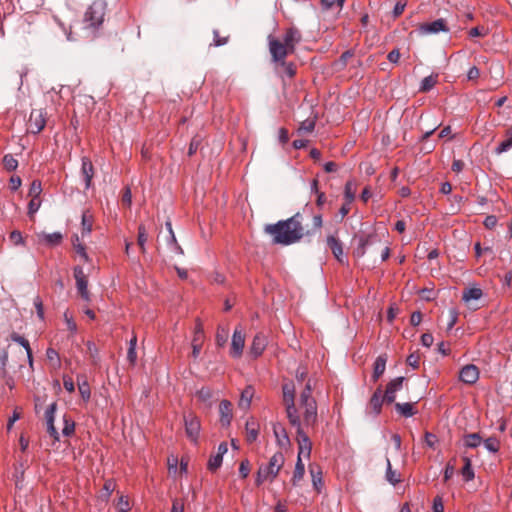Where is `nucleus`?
Masks as SVG:
<instances>
[{"instance_id":"obj_16","label":"nucleus","mask_w":512,"mask_h":512,"mask_svg":"<svg viewBox=\"0 0 512 512\" xmlns=\"http://www.w3.org/2000/svg\"><path fill=\"white\" fill-rule=\"evenodd\" d=\"M57 409L56 402L50 404L45 411V418L47 424V432L53 437L55 440H59V434L54 426L55 412Z\"/></svg>"},{"instance_id":"obj_44","label":"nucleus","mask_w":512,"mask_h":512,"mask_svg":"<svg viewBox=\"0 0 512 512\" xmlns=\"http://www.w3.org/2000/svg\"><path fill=\"white\" fill-rule=\"evenodd\" d=\"M344 194H345V198H346V201L348 202V204H351L355 198V185L352 181H348L345 184Z\"/></svg>"},{"instance_id":"obj_31","label":"nucleus","mask_w":512,"mask_h":512,"mask_svg":"<svg viewBox=\"0 0 512 512\" xmlns=\"http://www.w3.org/2000/svg\"><path fill=\"white\" fill-rule=\"evenodd\" d=\"M464 466L461 469V474L466 482L474 479V471L472 468L471 460L468 457H463Z\"/></svg>"},{"instance_id":"obj_49","label":"nucleus","mask_w":512,"mask_h":512,"mask_svg":"<svg viewBox=\"0 0 512 512\" xmlns=\"http://www.w3.org/2000/svg\"><path fill=\"white\" fill-rule=\"evenodd\" d=\"M315 128V120L313 119H306L303 122H301L298 132L299 133H311Z\"/></svg>"},{"instance_id":"obj_27","label":"nucleus","mask_w":512,"mask_h":512,"mask_svg":"<svg viewBox=\"0 0 512 512\" xmlns=\"http://www.w3.org/2000/svg\"><path fill=\"white\" fill-rule=\"evenodd\" d=\"M305 474V466L302 462V459L300 457L297 458V462L295 465V470L292 477V484L294 486H297L298 483L303 479Z\"/></svg>"},{"instance_id":"obj_23","label":"nucleus","mask_w":512,"mask_h":512,"mask_svg":"<svg viewBox=\"0 0 512 512\" xmlns=\"http://www.w3.org/2000/svg\"><path fill=\"white\" fill-rule=\"evenodd\" d=\"M275 70L280 75H285L289 78H292L296 73V66L292 62H287L286 60H283L281 62H278L274 64Z\"/></svg>"},{"instance_id":"obj_17","label":"nucleus","mask_w":512,"mask_h":512,"mask_svg":"<svg viewBox=\"0 0 512 512\" xmlns=\"http://www.w3.org/2000/svg\"><path fill=\"white\" fill-rule=\"evenodd\" d=\"M446 22L444 19H437L430 23H424L420 26L419 31L421 34H435L440 31H447Z\"/></svg>"},{"instance_id":"obj_51","label":"nucleus","mask_w":512,"mask_h":512,"mask_svg":"<svg viewBox=\"0 0 512 512\" xmlns=\"http://www.w3.org/2000/svg\"><path fill=\"white\" fill-rule=\"evenodd\" d=\"M512 148V139L509 137L508 139L501 142L494 150L495 154L500 155Z\"/></svg>"},{"instance_id":"obj_55","label":"nucleus","mask_w":512,"mask_h":512,"mask_svg":"<svg viewBox=\"0 0 512 512\" xmlns=\"http://www.w3.org/2000/svg\"><path fill=\"white\" fill-rule=\"evenodd\" d=\"M11 340L21 345L25 351L31 349L28 340L17 333L11 334Z\"/></svg>"},{"instance_id":"obj_5","label":"nucleus","mask_w":512,"mask_h":512,"mask_svg":"<svg viewBox=\"0 0 512 512\" xmlns=\"http://www.w3.org/2000/svg\"><path fill=\"white\" fill-rule=\"evenodd\" d=\"M107 3L104 0H95L85 13V22L91 27H98L104 21Z\"/></svg>"},{"instance_id":"obj_9","label":"nucleus","mask_w":512,"mask_h":512,"mask_svg":"<svg viewBox=\"0 0 512 512\" xmlns=\"http://www.w3.org/2000/svg\"><path fill=\"white\" fill-rule=\"evenodd\" d=\"M296 428L297 436H298V444H299V453L298 457L301 458V455H305L309 457L311 454L312 444L308 437V435L303 431L301 427V420L299 419L298 425H292Z\"/></svg>"},{"instance_id":"obj_41","label":"nucleus","mask_w":512,"mask_h":512,"mask_svg":"<svg viewBox=\"0 0 512 512\" xmlns=\"http://www.w3.org/2000/svg\"><path fill=\"white\" fill-rule=\"evenodd\" d=\"M41 192H42L41 182L39 180H33L30 185L28 195L31 198H40Z\"/></svg>"},{"instance_id":"obj_15","label":"nucleus","mask_w":512,"mask_h":512,"mask_svg":"<svg viewBox=\"0 0 512 512\" xmlns=\"http://www.w3.org/2000/svg\"><path fill=\"white\" fill-rule=\"evenodd\" d=\"M384 402H386V399H384L382 390L381 388H377L367 405V413L378 415L381 412V408Z\"/></svg>"},{"instance_id":"obj_14","label":"nucleus","mask_w":512,"mask_h":512,"mask_svg":"<svg viewBox=\"0 0 512 512\" xmlns=\"http://www.w3.org/2000/svg\"><path fill=\"white\" fill-rule=\"evenodd\" d=\"M479 374H480V372L476 365L468 364V365H465L460 370L459 378L463 383L472 385L478 381Z\"/></svg>"},{"instance_id":"obj_28","label":"nucleus","mask_w":512,"mask_h":512,"mask_svg":"<svg viewBox=\"0 0 512 512\" xmlns=\"http://www.w3.org/2000/svg\"><path fill=\"white\" fill-rule=\"evenodd\" d=\"M395 409L396 411L408 418V417H412L413 415L416 414V411L414 410V406L412 403H409V402H406V403H396L395 404Z\"/></svg>"},{"instance_id":"obj_40","label":"nucleus","mask_w":512,"mask_h":512,"mask_svg":"<svg viewBox=\"0 0 512 512\" xmlns=\"http://www.w3.org/2000/svg\"><path fill=\"white\" fill-rule=\"evenodd\" d=\"M310 473L312 476V483L316 490H320L321 486L323 485L322 481V472L318 469L316 470L314 467H310Z\"/></svg>"},{"instance_id":"obj_35","label":"nucleus","mask_w":512,"mask_h":512,"mask_svg":"<svg viewBox=\"0 0 512 512\" xmlns=\"http://www.w3.org/2000/svg\"><path fill=\"white\" fill-rule=\"evenodd\" d=\"M483 293L480 288H469L463 292L462 299L465 302H469L470 300H479L482 297Z\"/></svg>"},{"instance_id":"obj_56","label":"nucleus","mask_w":512,"mask_h":512,"mask_svg":"<svg viewBox=\"0 0 512 512\" xmlns=\"http://www.w3.org/2000/svg\"><path fill=\"white\" fill-rule=\"evenodd\" d=\"M78 242H79V237L76 235L75 240L73 242L74 247H75L77 253L83 258V260L87 262L89 258L86 253L85 247Z\"/></svg>"},{"instance_id":"obj_29","label":"nucleus","mask_w":512,"mask_h":512,"mask_svg":"<svg viewBox=\"0 0 512 512\" xmlns=\"http://www.w3.org/2000/svg\"><path fill=\"white\" fill-rule=\"evenodd\" d=\"M93 216L89 211H84L81 219L82 235H88L92 231Z\"/></svg>"},{"instance_id":"obj_48","label":"nucleus","mask_w":512,"mask_h":512,"mask_svg":"<svg viewBox=\"0 0 512 512\" xmlns=\"http://www.w3.org/2000/svg\"><path fill=\"white\" fill-rule=\"evenodd\" d=\"M47 359L51 362L54 367L60 366V357L58 352L53 348H48L46 351Z\"/></svg>"},{"instance_id":"obj_4","label":"nucleus","mask_w":512,"mask_h":512,"mask_svg":"<svg viewBox=\"0 0 512 512\" xmlns=\"http://www.w3.org/2000/svg\"><path fill=\"white\" fill-rule=\"evenodd\" d=\"M283 402L286 408L287 418L291 425L299 424V415L295 407V385L292 381L282 385Z\"/></svg>"},{"instance_id":"obj_10","label":"nucleus","mask_w":512,"mask_h":512,"mask_svg":"<svg viewBox=\"0 0 512 512\" xmlns=\"http://www.w3.org/2000/svg\"><path fill=\"white\" fill-rule=\"evenodd\" d=\"M303 411V421L306 426H314L317 422V403L316 400L300 404Z\"/></svg>"},{"instance_id":"obj_22","label":"nucleus","mask_w":512,"mask_h":512,"mask_svg":"<svg viewBox=\"0 0 512 512\" xmlns=\"http://www.w3.org/2000/svg\"><path fill=\"white\" fill-rule=\"evenodd\" d=\"M327 245L331 249L333 255L339 262H343L344 260V253H343V247L342 243L338 238H336L334 235H329L327 237Z\"/></svg>"},{"instance_id":"obj_25","label":"nucleus","mask_w":512,"mask_h":512,"mask_svg":"<svg viewBox=\"0 0 512 512\" xmlns=\"http://www.w3.org/2000/svg\"><path fill=\"white\" fill-rule=\"evenodd\" d=\"M387 356L385 354L379 355L374 362L373 380L377 381L378 378L384 373L386 368Z\"/></svg>"},{"instance_id":"obj_58","label":"nucleus","mask_w":512,"mask_h":512,"mask_svg":"<svg viewBox=\"0 0 512 512\" xmlns=\"http://www.w3.org/2000/svg\"><path fill=\"white\" fill-rule=\"evenodd\" d=\"M64 320L66 322L67 329L71 333L75 334L77 331V325H76L75 321L73 320L72 316H70L67 311L64 313Z\"/></svg>"},{"instance_id":"obj_12","label":"nucleus","mask_w":512,"mask_h":512,"mask_svg":"<svg viewBox=\"0 0 512 512\" xmlns=\"http://www.w3.org/2000/svg\"><path fill=\"white\" fill-rule=\"evenodd\" d=\"M204 338L205 335L202 323L200 322V320H197L192 339V357L195 359L198 358V356L200 355Z\"/></svg>"},{"instance_id":"obj_43","label":"nucleus","mask_w":512,"mask_h":512,"mask_svg":"<svg viewBox=\"0 0 512 512\" xmlns=\"http://www.w3.org/2000/svg\"><path fill=\"white\" fill-rule=\"evenodd\" d=\"M484 447L488 451H490L492 453H496V452H498V450L500 448V442L497 438L490 437L484 441Z\"/></svg>"},{"instance_id":"obj_2","label":"nucleus","mask_w":512,"mask_h":512,"mask_svg":"<svg viewBox=\"0 0 512 512\" xmlns=\"http://www.w3.org/2000/svg\"><path fill=\"white\" fill-rule=\"evenodd\" d=\"M267 40L271 62L276 64L295 52L296 45L302 41V34L297 28L289 27L282 37L269 35Z\"/></svg>"},{"instance_id":"obj_32","label":"nucleus","mask_w":512,"mask_h":512,"mask_svg":"<svg viewBox=\"0 0 512 512\" xmlns=\"http://www.w3.org/2000/svg\"><path fill=\"white\" fill-rule=\"evenodd\" d=\"M438 81V75H429L425 77L420 84L419 91L420 92H428L430 91L437 83Z\"/></svg>"},{"instance_id":"obj_13","label":"nucleus","mask_w":512,"mask_h":512,"mask_svg":"<svg viewBox=\"0 0 512 512\" xmlns=\"http://www.w3.org/2000/svg\"><path fill=\"white\" fill-rule=\"evenodd\" d=\"M404 380L405 378L402 376L396 377L387 384L385 393L383 394L387 404H391L395 401L396 393L402 389Z\"/></svg>"},{"instance_id":"obj_63","label":"nucleus","mask_w":512,"mask_h":512,"mask_svg":"<svg viewBox=\"0 0 512 512\" xmlns=\"http://www.w3.org/2000/svg\"><path fill=\"white\" fill-rule=\"evenodd\" d=\"M419 355L417 354H410L408 357H407V364L411 367H413L414 369L418 368L419 367Z\"/></svg>"},{"instance_id":"obj_33","label":"nucleus","mask_w":512,"mask_h":512,"mask_svg":"<svg viewBox=\"0 0 512 512\" xmlns=\"http://www.w3.org/2000/svg\"><path fill=\"white\" fill-rule=\"evenodd\" d=\"M147 240H148L147 229L143 224H140L138 227L137 243H138L142 253H145V251H146Z\"/></svg>"},{"instance_id":"obj_61","label":"nucleus","mask_w":512,"mask_h":512,"mask_svg":"<svg viewBox=\"0 0 512 512\" xmlns=\"http://www.w3.org/2000/svg\"><path fill=\"white\" fill-rule=\"evenodd\" d=\"M239 473L242 478H247L250 473V463L248 460H243L239 466Z\"/></svg>"},{"instance_id":"obj_42","label":"nucleus","mask_w":512,"mask_h":512,"mask_svg":"<svg viewBox=\"0 0 512 512\" xmlns=\"http://www.w3.org/2000/svg\"><path fill=\"white\" fill-rule=\"evenodd\" d=\"M309 400H315L312 397V385L310 381H308L300 394V404L309 402Z\"/></svg>"},{"instance_id":"obj_26","label":"nucleus","mask_w":512,"mask_h":512,"mask_svg":"<svg viewBox=\"0 0 512 512\" xmlns=\"http://www.w3.org/2000/svg\"><path fill=\"white\" fill-rule=\"evenodd\" d=\"M254 396V389L252 386H247L241 393V397L239 400V407L241 409H248L251 405V400Z\"/></svg>"},{"instance_id":"obj_59","label":"nucleus","mask_w":512,"mask_h":512,"mask_svg":"<svg viewBox=\"0 0 512 512\" xmlns=\"http://www.w3.org/2000/svg\"><path fill=\"white\" fill-rule=\"evenodd\" d=\"M455 472V459L452 461H449L445 467L444 471V481H448L452 478Z\"/></svg>"},{"instance_id":"obj_21","label":"nucleus","mask_w":512,"mask_h":512,"mask_svg":"<svg viewBox=\"0 0 512 512\" xmlns=\"http://www.w3.org/2000/svg\"><path fill=\"white\" fill-rule=\"evenodd\" d=\"M81 173L85 181V188H90L92 178L94 176V167L91 160L88 157L82 158Z\"/></svg>"},{"instance_id":"obj_8","label":"nucleus","mask_w":512,"mask_h":512,"mask_svg":"<svg viewBox=\"0 0 512 512\" xmlns=\"http://www.w3.org/2000/svg\"><path fill=\"white\" fill-rule=\"evenodd\" d=\"M27 125L31 133L38 134L46 125L45 113L42 110H33Z\"/></svg>"},{"instance_id":"obj_18","label":"nucleus","mask_w":512,"mask_h":512,"mask_svg":"<svg viewBox=\"0 0 512 512\" xmlns=\"http://www.w3.org/2000/svg\"><path fill=\"white\" fill-rule=\"evenodd\" d=\"M273 433L276 438L277 444L281 448L287 449L290 446V439L288 437L287 431L281 423L273 424Z\"/></svg>"},{"instance_id":"obj_20","label":"nucleus","mask_w":512,"mask_h":512,"mask_svg":"<svg viewBox=\"0 0 512 512\" xmlns=\"http://www.w3.org/2000/svg\"><path fill=\"white\" fill-rule=\"evenodd\" d=\"M220 422L223 426H229L232 420V404L228 400H222L219 405Z\"/></svg>"},{"instance_id":"obj_24","label":"nucleus","mask_w":512,"mask_h":512,"mask_svg":"<svg viewBox=\"0 0 512 512\" xmlns=\"http://www.w3.org/2000/svg\"><path fill=\"white\" fill-rule=\"evenodd\" d=\"M245 429H246L247 441L249 443L255 442L257 440L258 434H259L258 423L253 418H250L246 421Z\"/></svg>"},{"instance_id":"obj_37","label":"nucleus","mask_w":512,"mask_h":512,"mask_svg":"<svg viewBox=\"0 0 512 512\" xmlns=\"http://www.w3.org/2000/svg\"><path fill=\"white\" fill-rule=\"evenodd\" d=\"M4 168L8 172H12L18 167V160L12 154H6L2 160Z\"/></svg>"},{"instance_id":"obj_36","label":"nucleus","mask_w":512,"mask_h":512,"mask_svg":"<svg viewBox=\"0 0 512 512\" xmlns=\"http://www.w3.org/2000/svg\"><path fill=\"white\" fill-rule=\"evenodd\" d=\"M229 337V329L224 326H219L216 333V344L219 347H223L228 340Z\"/></svg>"},{"instance_id":"obj_3","label":"nucleus","mask_w":512,"mask_h":512,"mask_svg":"<svg viewBox=\"0 0 512 512\" xmlns=\"http://www.w3.org/2000/svg\"><path fill=\"white\" fill-rule=\"evenodd\" d=\"M284 463L285 457L281 451L272 455L267 464L260 465L256 474V485L260 486L265 482L272 483L277 478Z\"/></svg>"},{"instance_id":"obj_34","label":"nucleus","mask_w":512,"mask_h":512,"mask_svg":"<svg viewBox=\"0 0 512 512\" xmlns=\"http://www.w3.org/2000/svg\"><path fill=\"white\" fill-rule=\"evenodd\" d=\"M387 469H386V480L392 485H396L401 481L400 474L392 469L390 459H386Z\"/></svg>"},{"instance_id":"obj_7","label":"nucleus","mask_w":512,"mask_h":512,"mask_svg":"<svg viewBox=\"0 0 512 512\" xmlns=\"http://www.w3.org/2000/svg\"><path fill=\"white\" fill-rule=\"evenodd\" d=\"M74 277L76 280L77 290L85 301H90V293L88 291V280L83 269L81 267L74 268Z\"/></svg>"},{"instance_id":"obj_57","label":"nucleus","mask_w":512,"mask_h":512,"mask_svg":"<svg viewBox=\"0 0 512 512\" xmlns=\"http://www.w3.org/2000/svg\"><path fill=\"white\" fill-rule=\"evenodd\" d=\"M197 397L203 402H207L212 397V391L209 388L203 387L197 391Z\"/></svg>"},{"instance_id":"obj_11","label":"nucleus","mask_w":512,"mask_h":512,"mask_svg":"<svg viewBox=\"0 0 512 512\" xmlns=\"http://www.w3.org/2000/svg\"><path fill=\"white\" fill-rule=\"evenodd\" d=\"M245 346V335L241 329L236 328L234 330L231 342L230 354L233 358H239Z\"/></svg>"},{"instance_id":"obj_52","label":"nucleus","mask_w":512,"mask_h":512,"mask_svg":"<svg viewBox=\"0 0 512 512\" xmlns=\"http://www.w3.org/2000/svg\"><path fill=\"white\" fill-rule=\"evenodd\" d=\"M9 239L14 245H24L25 244V239H24L22 233L18 230L12 231L9 235Z\"/></svg>"},{"instance_id":"obj_46","label":"nucleus","mask_w":512,"mask_h":512,"mask_svg":"<svg viewBox=\"0 0 512 512\" xmlns=\"http://www.w3.org/2000/svg\"><path fill=\"white\" fill-rule=\"evenodd\" d=\"M213 36V43H211L210 46L220 47L227 44L229 40V36H220L219 31L216 29L213 31Z\"/></svg>"},{"instance_id":"obj_50","label":"nucleus","mask_w":512,"mask_h":512,"mask_svg":"<svg viewBox=\"0 0 512 512\" xmlns=\"http://www.w3.org/2000/svg\"><path fill=\"white\" fill-rule=\"evenodd\" d=\"M222 460L223 458L220 455H212L208 461V469L211 471H216L221 466Z\"/></svg>"},{"instance_id":"obj_1","label":"nucleus","mask_w":512,"mask_h":512,"mask_svg":"<svg viewBox=\"0 0 512 512\" xmlns=\"http://www.w3.org/2000/svg\"><path fill=\"white\" fill-rule=\"evenodd\" d=\"M301 214L296 213L286 220H280L275 224H267L264 232L272 237L274 244L288 246L300 241L305 235H311L322 227L321 215H315L312 220V229L304 231L301 223Z\"/></svg>"},{"instance_id":"obj_62","label":"nucleus","mask_w":512,"mask_h":512,"mask_svg":"<svg viewBox=\"0 0 512 512\" xmlns=\"http://www.w3.org/2000/svg\"><path fill=\"white\" fill-rule=\"evenodd\" d=\"M122 204L130 207L132 203V193L129 187H125L123 195H122Z\"/></svg>"},{"instance_id":"obj_53","label":"nucleus","mask_w":512,"mask_h":512,"mask_svg":"<svg viewBox=\"0 0 512 512\" xmlns=\"http://www.w3.org/2000/svg\"><path fill=\"white\" fill-rule=\"evenodd\" d=\"M41 199L40 198H31L28 204V215L32 217L40 208Z\"/></svg>"},{"instance_id":"obj_64","label":"nucleus","mask_w":512,"mask_h":512,"mask_svg":"<svg viewBox=\"0 0 512 512\" xmlns=\"http://www.w3.org/2000/svg\"><path fill=\"white\" fill-rule=\"evenodd\" d=\"M117 506L120 512H128L130 509L128 499L124 496H121L119 498Z\"/></svg>"},{"instance_id":"obj_60","label":"nucleus","mask_w":512,"mask_h":512,"mask_svg":"<svg viewBox=\"0 0 512 512\" xmlns=\"http://www.w3.org/2000/svg\"><path fill=\"white\" fill-rule=\"evenodd\" d=\"M8 361V353L5 349H0V371L2 374L6 373V365Z\"/></svg>"},{"instance_id":"obj_6","label":"nucleus","mask_w":512,"mask_h":512,"mask_svg":"<svg viewBox=\"0 0 512 512\" xmlns=\"http://www.w3.org/2000/svg\"><path fill=\"white\" fill-rule=\"evenodd\" d=\"M184 424L187 437L191 441L197 442L201 428L198 417L193 413H189L184 416Z\"/></svg>"},{"instance_id":"obj_47","label":"nucleus","mask_w":512,"mask_h":512,"mask_svg":"<svg viewBox=\"0 0 512 512\" xmlns=\"http://www.w3.org/2000/svg\"><path fill=\"white\" fill-rule=\"evenodd\" d=\"M345 0H321V5L324 10H329L334 6L341 10L344 6Z\"/></svg>"},{"instance_id":"obj_54","label":"nucleus","mask_w":512,"mask_h":512,"mask_svg":"<svg viewBox=\"0 0 512 512\" xmlns=\"http://www.w3.org/2000/svg\"><path fill=\"white\" fill-rule=\"evenodd\" d=\"M64 424L65 425H64V427L62 429L63 435L64 436L72 435L74 433V430H75V423L72 420L64 417Z\"/></svg>"},{"instance_id":"obj_38","label":"nucleus","mask_w":512,"mask_h":512,"mask_svg":"<svg viewBox=\"0 0 512 512\" xmlns=\"http://www.w3.org/2000/svg\"><path fill=\"white\" fill-rule=\"evenodd\" d=\"M87 353L91 358L92 364L97 365L100 361L99 351L96 345L92 341H87L86 343Z\"/></svg>"},{"instance_id":"obj_45","label":"nucleus","mask_w":512,"mask_h":512,"mask_svg":"<svg viewBox=\"0 0 512 512\" xmlns=\"http://www.w3.org/2000/svg\"><path fill=\"white\" fill-rule=\"evenodd\" d=\"M77 380H78V389H79V392H80L82 398L84 400H89L90 395H91L89 384L87 383L86 380H83L82 382H80L79 378Z\"/></svg>"},{"instance_id":"obj_30","label":"nucleus","mask_w":512,"mask_h":512,"mask_svg":"<svg viewBox=\"0 0 512 512\" xmlns=\"http://www.w3.org/2000/svg\"><path fill=\"white\" fill-rule=\"evenodd\" d=\"M39 239L44 241L46 244L55 246L61 243L62 234L59 232H54L51 234L42 233L39 235Z\"/></svg>"},{"instance_id":"obj_39","label":"nucleus","mask_w":512,"mask_h":512,"mask_svg":"<svg viewBox=\"0 0 512 512\" xmlns=\"http://www.w3.org/2000/svg\"><path fill=\"white\" fill-rule=\"evenodd\" d=\"M481 437L478 433H471L465 436L464 442L465 445L469 448H476L481 443Z\"/></svg>"},{"instance_id":"obj_19","label":"nucleus","mask_w":512,"mask_h":512,"mask_svg":"<svg viewBox=\"0 0 512 512\" xmlns=\"http://www.w3.org/2000/svg\"><path fill=\"white\" fill-rule=\"evenodd\" d=\"M267 346V338L264 334L258 333L254 336L251 347H250V353L255 357H259L264 352L265 348Z\"/></svg>"}]
</instances>
